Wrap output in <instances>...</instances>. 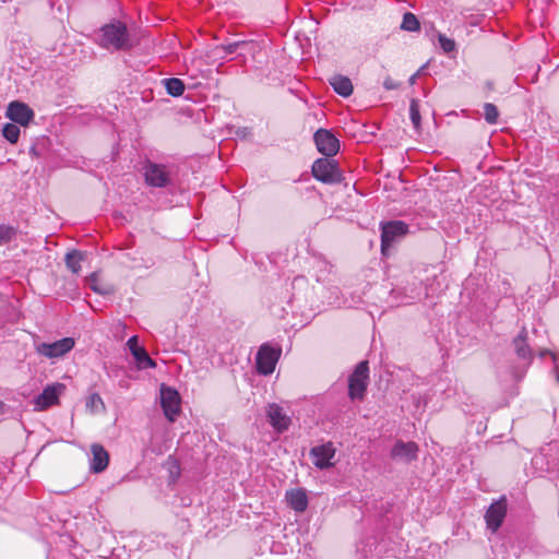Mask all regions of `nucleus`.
Here are the masks:
<instances>
[{
	"mask_svg": "<svg viewBox=\"0 0 559 559\" xmlns=\"http://www.w3.org/2000/svg\"><path fill=\"white\" fill-rule=\"evenodd\" d=\"M90 469L93 473L104 472L109 464V453L102 444L94 443L91 445Z\"/></svg>",
	"mask_w": 559,
	"mask_h": 559,
	"instance_id": "obj_17",
	"label": "nucleus"
},
{
	"mask_svg": "<svg viewBox=\"0 0 559 559\" xmlns=\"http://www.w3.org/2000/svg\"><path fill=\"white\" fill-rule=\"evenodd\" d=\"M88 287L99 295H110L114 293V287L109 284L102 283L97 273H92L86 278Z\"/></svg>",
	"mask_w": 559,
	"mask_h": 559,
	"instance_id": "obj_22",
	"label": "nucleus"
},
{
	"mask_svg": "<svg viewBox=\"0 0 559 559\" xmlns=\"http://www.w3.org/2000/svg\"><path fill=\"white\" fill-rule=\"evenodd\" d=\"M506 513L507 501L504 498L491 503L485 515L488 528L496 532L501 526Z\"/></svg>",
	"mask_w": 559,
	"mask_h": 559,
	"instance_id": "obj_11",
	"label": "nucleus"
},
{
	"mask_svg": "<svg viewBox=\"0 0 559 559\" xmlns=\"http://www.w3.org/2000/svg\"><path fill=\"white\" fill-rule=\"evenodd\" d=\"M280 354V350L269 345H262L257 354L258 372L264 376L271 374L275 369Z\"/></svg>",
	"mask_w": 559,
	"mask_h": 559,
	"instance_id": "obj_9",
	"label": "nucleus"
},
{
	"mask_svg": "<svg viewBox=\"0 0 559 559\" xmlns=\"http://www.w3.org/2000/svg\"><path fill=\"white\" fill-rule=\"evenodd\" d=\"M438 41H439L441 49L444 52L450 53L455 50L456 45L452 38H449L443 34H439Z\"/></svg>",
	"mask_w": 559,
	"mask_h": 559,
	"instance_id": "obj_31",
	"label": "nucleus"
},
{
	"mask_svg": "<svg viewBox=\"0 0 559 559\" xmlns=\"http://www.w3.org/2000/svg\"><path fill=\"white\" fill-rule=\"evenodd\" d=\"M313 177L324 183H335L341 180V174L335 160L329 157L318 158L312 165Z\"/></svg>",
	"mask_w": 559,
	"mask_h": 559,
	"instance_id": "obj_5",
	"label": "nucleus"
},
{
	"mask_svg": "<svg viewBox=\"0 0 559 559\" xmlns=\"http://www.w3.org/2000/svg\"><path fill=\"white\" fill-rule=\"evenodd\" d=\"M74 347L72 337H64L53 343H39L36 345V352L47 358H59L69 353Z\"/></svg>",
	"mask_w": 559,
	"mask_h": 559,
	"instance_id": "obj_7",
	"label": "nucleus"
},
{
	"mask_svg": "<svg viewBox=\"0 0 559 559\" xmlns=\"http://www.w3.org/2000/svg\"><path fill=\"white\" fill-rule=\"evenodd\" d=\"M408 233V225L402 221H391L381 225V252L389 254L394 242L400 241Z\"/></svg>",
	"mask_w": 559,
	"mask_h": 559,
	"instance_id": "obj_3",
	"label": "nucleus"
},
{
	"mask_svg": "<svg viewBox=\"0 0 559 559\" xmlns=\"http://www.w3.org/2000/svg\"><path fill=\"white\" fill-rule=\"evenodd\" d=\"M258 48H259V46L254 50H252V51H250V50H248L246 48H239V50H238L239 55L238 56H245L247 53H252L253 55L257 51Z\"/></svg>",
	"mask_w": 559,
	"mask_h": 559,
	"instance_id": "obj_34",
	"label": "nucleus"
},
{
	"mask_svg": "<svg viewBox=\"0 0 559 559\" xmlns=\"http://www.w3.org/2000/svg\"><path fill=\"white\" fill-rule=\"evenodd\" d=\"M399 86H400V84L397 82H395L393 79H391L390 76H388L383 82V87L388 91L396 90V88H399Z\"/></svg>",
	"mask_w": 559,
	"mask_h": 559,
	"instance_id": "obj_32",
	"label": "nucleus"
},
{
	"mask_svg": "<svg viewBox=\"0 0 559 559\" xmlns=\"http://www.w3.org/2000/svg\"><path fill=\"white\" fill-rule=\"evenodd\" d=\"M127 346L134 357L139 368L148 369L156 367V362L148 356L145 348L139 345L138 336H131L127 342Z\"/></svg>",
	"mask_w": 559,
	"mask_h": 559,
	"instance_id": "obj_14",
	"label": "nucleus"
},
{
	"mask_svg": "<svg viewBox=\"0 0 559 559\" xmlns=\"http://www.w3.org/2000/svg\"><path fill=\"white\" fill-rule=\"evenodd\" d=\"M99 45L108 50H129L132 40L124 23L114 21L104 25L100 29Z\"/></svg>",
	"mask_w": 559,
	"mask_h": 559,
	"instance_id": "obj_1",
	"label": "nucleus"
},
{
	"mask_svg": "<svg viewBox=\"0 0 559 559\" xmlns=\"http://www.w3.org/2000/svg\"><path fill=\"white\" fill-rule=\"evenodd\" d=\"M83 254L80 251L73 250L66 254V265L74 274H78L81 270V261Z\"/></svg>",
	"mask_w": 559,
	"mask_h": 559,
	"instance_id": "obj_24",
	"label": "nucleus"
},
{
	"mask_svg": "<svg viewBox=\"0 0 559 559\" xmlns=\"http://www.w3.org/2000/svg\"><path fill=\"white\" fill-rule=\"evenodd\" d=\"M484 117L488 123L495 124L499 117V111H498L497 106L491 103H486L484 105Z\"/></svg>",
	"mask_w": 559,
	"mask_h": 559,
	"instance_id": "obj_29",
	"label": "nucleus"
},
{
	"mask_svg": "<svg viewBox=\"0 0 559 559\" xmlns=\"http://www.w3.org/2000/svg\"><path fill=\"white\" fill-rule=\"evenodd\" d=\"M163 84L170 96L179 97L185 92V84L180 79L170 78L164 79Z\"/></svg>",
	"mask_w": 559,
	"mask_h": 559,
	"instance_id": "obj_23",
	"label": "nucleus"
},
{
	"mask_svg": "<svg viewBox=\"0 0 559 559\" xmlns=\"http://www.w3.org/2000/svg\"><path fill=\"white\" fill-rule=\"evenodd\" d=\"M64 389L63 384L56 383L46 386L35 399V409L44 411L58 403L59 394Z\"/></svg>",
	"mask_w": 559,
	"mask_h": 559,
	"instance_id": "obj_12",
	"label": "nucleus"
},
{
	"mask_svg": "<svg viewBox=\"0 0 559 559\" xmlns=\"http://www.w3.org/2000/svg\"><path fill=\"white\" fill-rule=\"evenodd\" d=\"M416 79H417V74H413V75L409 78V83H411L412 85H413V84H415Z\"/></svg>",
	"mask_w": 559,
	"mask_h": 559,
	"instance_id": "obj_35",
	"label": "nucleus"
},
{
	"mask_svg": "<svg viewBox=\"0 0 559 559\" xmlns=\"http://www.w3.org/2000/svg\"><path fill=\"white\" fill-rule=\"evenodd\" d=\"M539 357L544 358L546 355H551L554 359H556L555 355L548 349L538 350Z\"/></svg>",
	"mask_w": 559,
	"mask_h": 559,
	"instance_id": "obj_33",
	"label": "nucleus"
},
{
	"mask_svg": "<svg viewBox=\"0 0 559 559\" xmlns=\"http://www.w3.org/2000/svg\"><path fill=\"white\" fill-rule=\"evenodd\" d=\"M369 380L368 361H360L348 379V395L352 400H361Z\"/></svg>",
	"mask_w": 559,
	"mask_h": 559,
	"instance_id": "obj_4",
	"label": "nucleus"
},
{
	"mask_svg": "<svg viewBox=\"0 0 559 559\" xmlns=\"http://www.w3.org/2000/svg\"><path fill=\"white\" fill-rule=\"evenodd\" d=\"M7 118L21 126H26L33 119V110L24 103L12 102L5 112Z\"/></svg>",
	"mask_w": 559,
	"mask_h": 559,
	"instance_id": "obj_13",
	"label": "nucleus"
},
{
	"mask_svg": "<svg viewBox=\"0 0 559 559\" xmlns=\"http://www.w3.org/2000/svg\"><path fill=\"white\" fill-rule=\"evenodd\" d=\"M257 47H258V45L253 41L238 40V41L229 43L227 45H218L214 48V51L216 55H221L222 58H224L227 55L237 52L239 50V48H246V49L252 51Z\"/></svg>",
	"mask_w": 559,
	"mask_h": 559,
	"instance_id": "obj_20",
	"label": "nucleus"
},
{
	"mask_svg": "<svg viewBox=\"0 0 559 559\" xmlns=\"http://www.w3.org/2000/svg\"><path fill=\"white\" fill-rule=\"evenodd\" d=\"M2 134L10 143L14 144L19 140L20 128L14 123H7L2 129Z\"/></svg>",
	"mask_w": 559,
	"mask_h": 559,
	"instance_id": "obj_27",
	"label": "nucleus"
},
{
	"mask_svg": "<svg viewBox=\"0 0 559 559\" xmlns=\"http://www.w3.org/2000/svg\"><path fill=\"white\" fill-rule=\"evenodd\" d=\"M419 26H420L419 21L417 20L415 14H413L411 12H406L403 15V21L401 24L402 29L408 31V32H415V31L419 29Z\"/></svg>",
	"mask_w": 559,
	"mask_h": 559,
	"instance_id": "obj_25",
	"label": "nucleus"
},
{
	"mask_svg": "<svg viewBox=\"0 0 559 559\" xmlns=\"http://www.w3.org/2000/svg\"><path fill=\"white\" fill-rule=\"evenodd\" d=\"M181 399L177 390L163 384L160 386V404L165 416L174 421L180 412Z\"/></svg>",
	"mask_w": 559,
	"mask_h": 559,
	"instance_id": "obj_6",
	"label": "nucleus"
},
{
	"mask_svg": "<svg viewBox=\"0 0 559 559\" xmlns=\"http://www.w3.org/2000/svg\"><path fill=\"white\" fill-rule=\"evenodd\" d=\"M313 140L318 151L326 157L336 155L340 150V141L330 130L319 129Z\"/></svg>",
	"mask_w": 559,
	"mask_h": 559,
	"instance_id": "obj_8",
	"label": "nucleus"
},
{
	"mask_svg": "<svg viewBox=\"0 0 559 559\" xmlns=\"http://www.w3.org/2000/svg\"><path fill=\"white\" fill-rule=\"evenodd\" d=\"M513 346L518 358L531 364L534 357V349L528 343L527 331L525 328H523L519 335L513 340Z\"/></svg>",
	"mask_w": 559,
	"mask_h": 559,
	"instance_id": "obj_16",
	"label": "nucleus"
},
{
	"mask_svg": "<svg viewBox=\"0 0 559 559\" xmlns=\"http://www.w3.org/2000/svg\"><path fill=\"white\" fill-rule=\"evenodd\" d=\"M86 407L90 408L92 412H100L105 409V404L97 393H93L88 396L86 401Z\"/></svg>",
	"mask_w": 559,
	"mask_h": 559,
	"instance_id": "obj_30",
	"label": "nucleus"
},
{
	"mask_svg": "<svg viewBox=\"0 0 559 559\" xmlns=\"http://www.w3.org/2000/svg\"><path fill=\"white\" fill-rule=\"evenodd\" d=\"M310 455L316 467L325 469L334 465L333 459L335 456V448L332 442H326L324 444L313 447L310 450Z\"/></svg>",
	"mask_w": 559,
	"mask_h": 559,
	"instance_id": "obj_10",
	"label": "nucleus"
},
{
	"mask_svg": "<svg viewBox=\"0 0 559 559\" xmlns=\"http://www.w3.org/2000/svg\"><path fill=\"white\" fill-rule=\"evenodd\" d=\"M286 501L288 506L298 513L306 511L308 507V497L302 488H294L286 491Z\"/></svg>",
	"mask_w": 559,
	"mask_h": 559,
	"instance_id": "obj_19",
	"label": "nucleus"
},
{
	"mask_svg": "<svg viewBox=\"0 0 559 559\" xmlns=\"http://www.w3.org/2000/svg\"><path fill=\"white\" fill-rule=\"evenodd\" d=\"M409 118L416 130H419L421 117L419 112V103L417 99L413 98L409 104Z\"/></svg>",
	"mask_w": 559,
	"mask_h": 559,
	"instance_id": "obj_26",
	"label": "nucleus"
},
{
	"mask_svg": "<svg viewBox=\"0 0 559 559\" xmlns=\"http://www.w3.org/2000/svg\"><path fill=\"white\" fill-rule=\"evenodd\" d=\"M144 181L153 188H167L173 185L174 171L170 166L146 160L142 168Z\"/></svg>",
	"mask_w": 559,
	"mask_h": 559,
	"instance_id": "obj_2",
	"label": "nucleus"
},
{
	"mask_svg": "<svg viewBox=\"0 0 559 559\" xmlns=\"http://www.w3.org/2000/svg\"><path fill=\"white\" fill-rule=\"evenodd\" d=\"M16 236V229L10 225H0V246L9 243Z\"/></svg>",
	"mask_w": 559,
	"mask_h": 559,
	"instance_id": "obj_28",
	"label": "nucleus"
},
{
	"mask_svg": "<svg viewBox=\"0 0 559 559\" xmlns=\"http://www.w3.org/2000/svg\"><path fill=\"white\" fill-rule=\"evenodd\" d=\"M418 445L413 442H404L399 440L395 442L391 450V456L394 460L402 461L405 463H409L417 459Z\"/></svg>",
	"mask_w": 559,
	"mask_h": 559,
	"instance_id": "obj_15",
	"label": "nucleus"
},
{
	"mask_svg": "<svg viewBox=\"0 0 559 559\" xmlns=\"http://www.w3.org/2000/svg\"><path fill=\"white\" fill-rule=\"evenodd\" d=\"M330 84L343 97H348L353 93V84L347 76L334 75L330 79Z\"/></svg>",
	"mask_w": 559,
	"mask_h": 559,
	"instance_id": "obj_21",
	"label": "nucleus"
},
{
	"mask_svg": "<svg viewBox=\"0 0 559 559\" xmlns=\"http://www.w3.org/2000/svg\"><path fill=\"white\" fill-rule=\"evenodd\" d=\"M266 414L270 424L276 431L283 432L288 429L290 425V418L284 413L280 405L270 404Z\"/></svg>",
	"mask_w": 559,
	"mask_h": 559,
	"instance_id": "obj_18",
	"label": "nucleus"
}]
</instances>
